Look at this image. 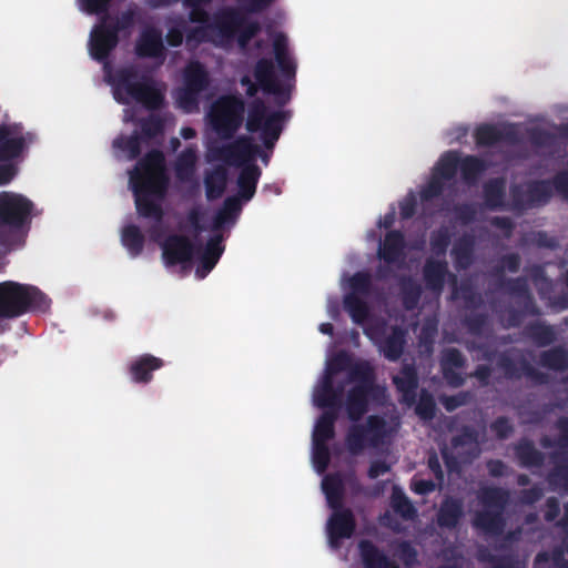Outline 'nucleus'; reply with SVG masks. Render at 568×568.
<instances>
[{"label": "nucleus", "instance_id": "13", "mask_svg": "<svg viewBox=\"0 0 568 568\" xmlns=\"http://www.w3.org/2000/svg\"><path fill=\"white\" fill-rule=\"evenodd\" d=\"M474 139L479 148H490L498 144L515 145L520 135L515 124H479L474 131Z\"/></svg>", "mask_w": 568, "mask_h": 568}, {"label": "nucleus", "instance_id": "59", "mask_svg": "<svg viewBox=\"0 0 568 568\" xmlns=\"http://www.w3.org/2000/svg\"><path fill=\"white\" fill-rule=\"evenodd\" d=\"M471 398L473 395L469 390H462L455 395H443L439 397V402L447 412L452 413L457 408L469 404Z\"/></svg>", "mask_w": 568, "mask_h": 568}, {"label": "nucleus", "instance_id": "64", "mask_svg": "<svg viewBox=\"0 0 568 568\" xmlns=\"http://www.w3.org/2000/svg\"><path fill=\"white\" fill-rule=\"evenodd\" d=\"M490 432L499 440H505L514 433V425L506 416H498L489 425Z\"/></svg>", "mask_w": 568, "mask_h": 568}, {"label": "nucleus", "instance_id": "18", "mask_svg": "<svg viewBox=\"0 0 568 568\" xmlns=\"http://www.w3.org/2000/svg\"><path fill=\"white\" fill-rule=\"evenodd\" d=\"M497 366L507 379H520L523 376L532 378V363L516 349H507L497 356Z\"/></svg>", "mask_w": 568, "mask_h": 568}, {"label": "nucleus", "instance_id": "53", "mask_svg": "<svg viewBox=\"0 0 568 568\" xmlns=\"http://www.w3.org/2000/svg\"><path fill=\"white\" fill-rule=\"evenodd\" d=\"M113 146L125 152L129 160H135L141 154V136L136 132L130 136H120L114 140Z\"/></svg>", "mask_w": 568, "mask_h": 568}, {"label": "nucleus", "instance_id": "7", "mask_svg": "<svg viewBox=\"0 0 568 568\" xmlns=\"http://www.w3.org/2000/svg\"><path fill=\"white\" fill-rule=\"evenodd\" d=\"M387 436V423L379 415H369L365 424L354 423L346 433L345 443L353 455H358L367 446L377 447Z\"/></svg>", "mask_w": 568, "mask_h": 568}, {"label": "nucleus", "instance_id": "46", "mask_svg": "<svg viewBox=\"0 0 568 568\" xmlns=\"http://www.w3.org/2000/svg\"><path fill=\"white\" fill-rule=\"evenodd\" d=\"M402 302L406 310H414L422 296V287L410 277H403L399 283Z\"/></svg>", "mask_w": 568, "mask_h": 568}, {"label": "nucleus", "instance_id": "62", "mask_svg": "<svg viewBox=\"0 0 568 568\" xmlns=\"http://www.w3.org/2000/svg\"><path fill=\"white\" fill-rule=\"evenodd\" d=\"M445 182L439 176L433 174L428 183L420 191L422 202H429L440 196L445 189Z\"/></svg>", "mask_w": 568, "mask_h": 568}, {"label": "nucleus", "instance_id": "45", "mask_svg": "<svg viewBox=\"0 0 568 568\" xmlns=\"http://www.w3.org/2000/svg\"><path fill=\"white\" fill-rule=\"evenodd\" d=\"M390 505L393 510L406 520L414 519L417 516L416 508L398 487L393 489Z\"/></svg>", "mask_w": 568, "mask_h": 568}, {"label": "nucleus", "instance_id": "33", "mask_svg": "<svg viewBox=\"0 0 568 568\" xmlns=\"http://www.w3.org/2000/svg\"><path fill=\"white\" fill-rule=\"evenodd\" d=\"M242 211V204L237 196H227L222 206L216 211L212 221V231H221L226 224H234Z\"/></svg>", "mask_w": 568, "mask_h": 568}, {"label": "nucleus", "instance_id": "5", "mask_svg": "<svg viewBox=\"0 0 568 568\" xmlns=\"http://www.w3.org/2000/svg\"><path fill=\"white\" fill-rule=\"evenodd\" d=\"M284 111H270L261 98H255L248 104L245 128L250 133L260 132L263 145L273 150L283 130Z\"/></svg>", "mask_w": 568, "mask_h": 568}, {"label": "nucleus", "instance_id": "60", "mask_svg": "<svg viewBox=\"0 0 568 568\" xmlns=\"http://www.w3.org/2000/svg\"><path fill=\"white\" fill-rule=\"evenodd\" d=\"M520 264L521 260L517 253L505 254L501 256L499 264L494 267V275L498 276L500 280L505 278L504 273L506 271L516 273L519 271Z\"/></svg>", "mask_w": 568, "mask_h": 568}, {"label": "nucleus", "instance_id": "16", "mask_svg": "<svg viewBox=\"0 0 568 568\" xmlns=\"http://www.w3.org/2000/svg\"><path fill=\"white\" fill-rule=\"evenodd\" d=\"M382 393L381 388H367L353 386L348 389L345 400V409L351 422L357 423L369 409L372 399H376Z\"/></svg>", "mask_w": 568, "mask_h": 568}, {"label": "nucleus", "instance_id": "3", "mask_svg": "<svg viewBox=\"0 0 568 568\" xmlns=\"http://www.w3.org/2000/svg\"><path fill=\"white\" fill-rule=\"evenodd\" d=\"M33 209V202L24 195L0 192V254H8L24 245Z\"/></svg>", "mask_w": 568, "mask_h": 568}, {"label": "nucleus", "instance_id": "20", "mask_svg": "<svg viewBox=\"0 0 568 568\" xmlns=\"http://www.w3.org/2000/svg\"><path fill=\"white\" fill-rule=\"evenodd\" d=\"M393 384L400 394V403L407 406L416 403L419 377L414 363H404L399 373L393 376Z\"/></svg>", "mask_w": 568, "mask_h": 568}, {"label": "nucleus", "instance_id": "42", "mask_svg": "<svg viewBox=\"0 0 568 568\" xmlns=\"http://www.w3.org/2000/svg\"><path fill=\"white\" fill-rule=\"evenodd\" d=\"M460 165V155L458 151H447L439 158L434 168L433 174L439 176L444 181L455 179Z\"/></svg>", "mask_w": 568, "mask_h": 568}, {"label": "nucleus", "instance_id": "2", "mask_svg": "<svg viewBox=\"0 0 568 568\" xmlns=\"http://www.w3.org/2000/svg\"><path fill=\"white\" fill-rule=\"evenodd\" d=\"M106 79L112 85L115 101L121 104L134 101L148 110H159L164 103V93L154 79L141 73L135 64L121 67L113 73L106 72Z\"/></svg>", "mask_w": 568, "mask_h": 568}, {"label": "nucleus", "instance_id": "21", "mask_svg": "<svg viewBox=\"0 0 568 568\" xmlns=\"http://www.w3.org/2000/svg\"><path fill=\"white\" fill-rule=\"evenodd\" d=\"M135 53L139 58L165 59L162 31L156 27H145L136 41Z\"/></svg>", "mask_w": 568, "mask_h": 568}, {"label": "nucleus", "instance_id": "43", "mask_svg": "<svg viewBox=\"0 0 568 568\" xmlns=\"http://www.w3.org/2000/svg\"><path fill=\"white\" fill-rule=\"evenodd\" d=\"M479 500L485 508L504 511L509 500V493L500 487H485L480 490Z\"/></svg>", "mask_w": 568, "mask_h": 568}, {"label": "nucleus", "instance_id": "58", "mask_svg": "<svg viewBox=\"0 0 568 568\" xmlns=\"http://www.w3.org/2000/svg\"><path fill=\"white\" fill-rule=\"evenodd\" d=\"M113 0H77L79 9L90 16H105Z\"/></svg>", "mask_w": 568, "mask_h": 568}, {"label": "nucleus", "instance_id": "6", "mask_svg": "<svg viewBox=\"0 0 568 568\" xmlns=\"http://www.w3.org/2000/svg\"><path fill=\"white\" fill-rule=\"evenodd\" d=\"M253 75L255 82L250 83L246 88L247 97L254 98L261 89L264 93L274 95L276 104L280 106L285 105L291 100L293 84L278 80L272 59H258L254 65Z\"/></svg>", "mask_w": 568, "mask_h": 568}, {"label": "nucleus", "instance_id": "31", "mask_svg": "<svg viewBox=\"0 0 568 568\" xmlns=\"http://www.w3.org/2000/svg\"><path fill=\"white\" fill-rule=\"evenodd\" d=\"M483 199L485 206L490 211L506 209V182L501 178L488 180L483 185Z\"/></svg>", "mask_w": 568, "mask_h": 568}, {"label": "nucleus", "instance_id": "36", "mask_svg": "<svg viewBox=\"0 0 568 568\" xmlns=\"http://www.w3.org/2000/svg\"><path fill=\"white\" fill-rule=\"evenodd\" d=\"M227 185V172L224 168L217 166L207 171L204 176L205 195L209 201H214L224 194Z\"/></svg>", "mask_w": 568, "mask_h": 568}, {"label": "nucleus", "instance_id": "52", "mask_svg": "<svg viewBox=\"0 0 568 568\" xmlns=\"http://www.w3.org/2000/svg\"><path fill=\"white\" fill-rule=\"evenodd\" d=\"M556 139L568 141V122L556 125L554 132H544L535 128V148L551 145Z\"/></svg>", "mask_w": 568, "mask_h": 568}, {"label": "nucleus", "instance_id": "24", "mask_svg": "<svg viewBox=\"0 0 568 568\" xmlns=\"http://www.w3.org/2000/svg\"><path fill=\"white\" fill-rule=\"evenodd\" d=\"M405 236L399 230L388 231L379 242L377 255L387 264H395L405 257Z\"/></svg>", "mask_w": 568, "mask_h": 568}, {"label": "nucleus", "instance_id": "35", "mask_svg": "<svg viewBox=\"0 0 568 568\" xmlns=\"http://www.w3.org/2000/svg\"><path fill=\"white\" fill-rule=\"evenodd\" d=\"M338 418L336 409H326L317 418L312 439L318 443H328L335 437V423Z\"/></svg>", "mask_w": 568, "mask_h": 568}, {"label": "nucleus", "instance_id": "32", "mask_svg": "<svg viewBox=\"0 0 568 568\" xmlns=\"http://www.w3.org/2000/svg\"><path fill=\"white\" fill-rule=\"evenodd\" d=\"M261 169L255 163H245L237 178L240 201H250L255 192L261 178Z\"/></svg>", "mask_w": 568, "mask_h": 568}, {"label": "nucleus", "instance_id": "10", "mask_svg": "<svg viewBox=\"0 0 568 568\" xmlns=\"http://www.w3.org/2000/svg\"><path fill=\"white\" fill-rule=\"evenodd\" d=\"M119 41V36L109 26L108 19L101 17L90 32L88 47L91 58L97 62L103 63L105 70L109 69L110 55L118 47Z\"/></svg>", "mask_w": 568, "mask_h": 568}, {"label": "nucleus", "instance_id": "39", "mask_svg": "<svg viewBox=\"0 0 568 568\" xmlns=\"http://www.w3.org/2000/svg\"><path fill=\"white\" fill-rule=\"evenodd\" d=\"M475 241L470 235L459 237L452 248V256L458 270L468 268L474 261Z\"/></svg>", "mask_w": 568, "mask_h": 568}, {"label": "nucleus", "instance_id": "25", "mask_svg": "<svg viewBox=\"0 0 568 568\" xmlns=\"http://www.w3.org/2000/svg\"><path fill=\"white\" fill-rule=\"evenodd\" d=\"M163 366L164 361L162 358L152 354H143L131 361L128 371L132 382L145 385L153 379V372Z\"/></svg>", "mask_w": 568, "mask_h": 568}, {"label": "nucleus", "instance_id": "55", "mask_svg": "<svg viewBox=\"0 0 568 568\" xmlns=\"http://www.w3.org/2000/svg\"><path fill=\"white\" fill-rule=\"evenodd\" d=\"M500 287L511 295L527 296L528 302L526 303V310L529 308L530 296H529L528 283H527L526 278H524V277L501 278Z\"/></svg>", "mask_w": 568, "mask_h": 568}, {"label": "nucleus", "instance_id": "17", "mask_svg": "<svg viewBox=\"0 0 568 568\" xmlns=\"http://www.w3.org/2000/svg\"><path fill=\"white\" fill-rule=\"evenodd\" d=\"M356 529V519L349 508L333 509L327 521V536L332 546H337L339 540L351 538Z\"/></svg>", "mask_w": 568, "mask_h": 568}, {"label": "nucleus", "instance_id": "26", "mask_svg": "<svg viewBox=\"0 0 568 568\" xmlns=\"http://www.w3.org/2000/svg\"><path fill=\"white\" fill-rule=\"evenodd\" d=\"M448 275L452 277L454 283H456V275L449 273L446 261L434 258L426 260L423 267V278L429 291L440 294L444 290L446 277Z\"/></svg>", "mask_w": 568, "mask_h": 568}, {"label": "nucleus", "instance_id": "23", "mask_svg": "<svg viewBox=\"0 0 568 568\" xmlns=\"http://www.w3.org/2000/svg\"><path fill=\"white\" fill-rule=\"evenodd\" d=\"M222 234H214L207 240L202 253L199 256V264L195 270V275L197 278H205L217 264L224 252V245L222 244Z\"/></svg>", "mask_w": 568, "mask_h": 568}, {"label": "nucleus", "instance_id": "51", "mask_svg": "<svg viewBox=\"0 0 568 568\" xmlns=\"http://www.w3.org/2000/svg\"><path fill=\"white\" fill-rule=\"evenodd\" d=\"M479 559L490 565V568H526L525 565L515 555H494L486 552L480 555Z\"/></svg>", "mask_w": 568, "mask_h": 568}, {"label": "nucleus", "instance_id": "37", "mask_svg": "<svg viewBox=\"0 0 568 568\" xmlns=\"http://www.w3.org/2000/svg\"><path fill=\"white\" fill-rule=\"evenodd\" d=\"M488 169L485 160L477 155L460 156V176L467 185H475L483 173Z\"/></svg>", "mask_w": 568, "mask_h": 568}, {"label": "nucleus", "instance_id": "14", "mask_svg": "<svg viewBox=\"0 0 568 568\" xmlns=\"http://www.w3.org/2000/svg\"><path fill=\"white\" fill-rule=\"evenodd\" d=\"M245 14L235 8H225L215 13L207 28L220 39L221 43H231L235 40L239 28L245 22Z\"/></svg>", "mask_w": 568, "mask_h": 568}, {"label": "nucleus", "instance_id": "38", "mask_svg": "<svg viewBox=\"0 0 568 568\" xmlns=\"http://www.w3.org/2000/svg\"><path fill=\"white\" fill-rule=\"evenodd\" d=\"M348 381L355 383L354 386L367 388H381L376 384V374L374 367L367 361H361L353 364L348 369Z\"/></svg>", "mask_w": 568, "mask_h": 568}, {"label": "nucleus", "instance_id": "19", "mask_svg": "<svg viewBox=\"0 0 568 568\" xmlns=\"http://www.w3.org/2000/svg\"><path fill=\"white\" fill-rule=\"evenodd\" d=\"M439 365L442 375L448 386L457 388L464 385L465 377L458 371L466 366V357L458 348H445L442 352Z\"/></svg>", "mask_w": 568, "mask_h": 568}, {"label": "nucleus", "instance_id": "50", "mask_svg": "<svg viewBox=\"0 0 568 568\" xmlns=\"http://www.w3.org/2000/svg\"><path fill=\"white\" fill-rule=\"evenodd\" d=\"M539 363L550 369L565 371L568 368V354L564 348H552L541 354Z\"/></svg>", "mask_w": 568, "mask_h": 568}, {"label": "nucleus", "instance_id": "61", "mask_svg": "<svg viewBox=\"0 0 568 568\" xmlns=\"http://www.w3.org/2000/svg\"><path fill=\"white\" fill-rule=\"evenodd\" d=\"M313 462L320 473L327 469L331 463V453L327 443L313 442Z\"/></svg>", "mask_w": 568, "mask_h": 568}, {"label": "nucleus", "instance_id": "49", "mask_svg": "<svg viewBox=\"0 0 568 568\" xmlns=\"http://www.w3.org/2000/svg\"><path fill=\"white\" fill-rule=\"evenodd\" d=\"M414 405L415 413L422 420L429 422L435 418L437 410L436 402L428 390L423 389Z\"/></svg>", "mask_w": 568, "mask_h": 568}, {"label": "nucleus", "instance_id": "27", "mask_svg": "<svg viewBox=\"0 0 568 568\" xmlns=\"http://www.w3.org/2000/svg\"><path fill=\"white\" fill-rule=\"evenodd\" d=\"M358 551L364 568H400L383 549L369 539L358 542Z\"/></svg>", "mask_w": 568, "mask_h": 568}, {"label": "nucleus", "instance_id": "11", "mask_svg": "<svg viewBox=\"0 0 568 568\" xmlns=\"http://www.w3.org/2000/svg\"><path fill=\"white\" fill-rule=\"evenodd\" d=\"M217 160L229 165H242L253 163L256 155L261 158L264 164L268 163L270 155L262 151L257 144L251 142L250 138H240L234 142L222 145L214 151Z\"/></svg>", "mask_w": 568, "mask_h": 568}, {"label": "nucleus", "instance_id": "54", "mask_svg": "<svg viewBox=\"0 0 568 568\" xmlns=\"http://www.w3.org/2000/svg\"><path fill=\"white\" fill-rule=\"evenodd\" d=\"M478 444V433L471 426H463L460 433L450 439L452 448L459 450Z\"/></svg>", "mask_w": 568, "mask_h": 568}, {"label": "nucleus", "instance_id": "47", "mask_svg": "<svg viewBox=\"0 0 568 568\" xmlns=\"http://www.w3.org/2000/svg\"><path fill=\"white\" fill-rule=\"evenodd\" d=\"M334 381L331 374H325L321 385L314 392V403L317 407L334 409Z\"/></svg>", "mask_w": 568, "mask_h": 568}, {"label": "nucleus", "instance_id": "1", "mask_svg": "<svg viewBox=\"0 0 568 568\" xmlns=\"http://www.w3.org/2000/svg\"><path fill=\"white\" fill-rule=\"evenodd\" d=\"M168 184L164 154L162 151L153 149L140 159L130 172V185L139 215L153 219L156 222L162 221L164 212L154 197L162 199Z\"/></svg>", "mask_w": 568, "mask_h": 568}, {"label": "nucleus", "instance_id": "56", "mask_svg": "<svg viewBox=\"0 0 568 568\" xmlns=\"http://www.w3.org/2000/svg\"><path fill=\"white\" fill-rule=\"evenodd\" d=\"M261 31V24L257 21H251L245 17V22L239 28L235 40L241 49H245L251 40Z\"/></svg>", "mask_w": 568, "mask_h": 568}, {"label": "nucleus", "instance_id": "63", "mask_svg": "<svg viewBox=\"0 0 568 568\" xmlns=\"http://www.w3.org/2000/svg\"><path fill=\"white\" fill-rule=\"evenodd\" d=\"M488 316L485 313H470L465 316L464 325L473 335H481L487 327Z\"/></svg>", "mask_w": 568, "mask_h": 568}, {"label": "nucleus", "instance_id": "40", "mask_svg": "<svg viewBox=\"0 0 568 568\" xmlns=\"http://www.w3.org/2000/svg\"><path fill=\"white\" fill-rule=\"evenodd\" d=\"M210 84L209 73L201 62H191L184 71V85L190 91L203 92Z\"/></svg>", "mask_w": 568, "mask_h": 568}, {"label": "nucleus", "instance_id": "9", "mask_svg": "<svg viewBox=\"0 0 568 568\" xmlns=\"http://www.w3.org/2000/svg\"><path fill=\"white\" fill-rule=\"evenodd\" d=\"M372 286V277L367 272H356L349 278L351 292L344 297V308L355 324H363L369 316V306L362 296H368Z\"/></svg>", "mask_w": 568, "mask_h": 568}, {"label": "nucleus", "instance_id": "48", "mask_svg": "<svg viewBox=\"0 0 568 568\" xmlns=\"http://www.w3.org/2000/svg\"><path fill=\"white\" fill-rule=\"evenodd\" d=\"M547 481L552 490L568 494V460L556 463L549 470Z\"/></svg>", "mask_w": 568, "mask_h": 568}, {"label": "nucleus", "instance_id": "44", "mask_svg": "<svg viewBox=\"0 0 568 568\" xmlns=\"http://www.w3.org/2000/svg\"><path fill=\"white\" fill-rule=\"evenodd\" d=\"M144 241V235L139 226L130 224L123 227L121 242L132 257H136L142 253Z\"/></svg>", "mask_w": 568, "mask_h": 568}, {"label": "nucleus", "instance_id": "8", "mask_svg": "<svg viewBox=\"0 0 568 568\" xmlns=\"http://www.w3.org/2000/svg\"><path fill=\"white\" fill-rule=\"evenodd\" d=\"M245 104L236 97H223L210 113L211 125L222 139H231L243 122Z\"/></svg>", "mask_w": 568, "mask_h": 568}, {"label": "nucleus", "instance_id": "15", "mask_svg": "<svg viewBox=\"0 0 568 568\" xmlns=\"http://www.w3.org/2000/svg\"><path fill=\"white\" fill-rule=\"evenodd\" d=\"M195 254V245L185 235L171 234L162 243V256L168 266L189 264Z\"/></svg>", "mask_w": 568, "mask_h": 568}, {"label": "nucleus", "instance_id": "57", "mask_svg": "<svg viewBox=\"0 0 568 568\" xmlns=\"http://www.w3.org/2000/svg\"><path fill=\"white\" fill-rule=\"evenodd\" d=\"M511 199L514 206L517 209H527L532 206V181H526L525 191L521 186L511 187Z\"/></svg>", "mask_w": 568, "mask_h": 568}, {"label": "nucleus", "instance_id": "34", "mask_svg": "<svg viewBox=\"0 0 568 568\" xmlns=\"http://www.w3.org/2000/svg\"><path fill=\"white\" fill-rule=\"evenodd\" d=\"M196 149L194 146L185 148L176 158L174 163L175 176L180 182L190 183L194 181L196 169Z\"/></svg>", "mask_w": 568, "mask_h": 568}, {"label": "nucleus", "instance_id": "28", "mask_svg": "<svg viewBox=\"0 0 568 568\" xmlns=\"http://www.w3.org/2000/svg\"><path fill=\"white\" fill-rule=\"evenodd\" d=\"M375 344L386 359L396 362L402 357L406 346V331L398 325H394L390 333L383 339L376 341Z\"/></svg>", "mask_w": 568, "mask_h": 568}, {"label": "nucleus", "instance_id": "4", "mask_svg": "<svg viewBox=\"0 0 568 568\" xmlns=\"http://www.w3.org/2000/svg\"><path fill=\"white\" fill-rule=\"evenodd\" d=\"M50 300L37 286L13 281L0 283V317L16 318L28 312H45Z\"/></svg>", "mask_w": 568, "mask_h": 568}, {"label": "nucleus", "instance_id": "30", "mask_svg": "<svg viewBox=\"0 0 568 568\" xmlns=\"http://www.w3.org/2000/svg\"><path fill=\"white\" fill-rule=\"evenodd\" d=\"M273 50L275 61L281 71L285 82L292 83L295 81L296 64L288 54L287 39L283 33L275 36L273 40Z\"/></svg>", "mask_w": 568, "mask_h": 568}, {"label": "nucleus", "instance_id": "12", "mask_svg": "<svg viewBox=\"0 0 568 568\" xmlns=\"http://www.w3.org/2000/svg\"><path fill=\"white\" fill-rule=\"evenodd\" d=\"M34 135L24 132L21 123L0 124V162L19 158Z\"/></svg>", "mask_w": 568, "mask_h": 568}, {"label": "nucleus", "instance_id": "41", "mask_svg": "<svg viewBox=\"0 0 568 568\" xmlns=\"http://www.w3.org/2000/svg\"><path fill=\"white\" fill-rule=\"evenodd\" d=\"M322 489L332 509L341 508L344 497V484L339 474L326 475L322 481Z\"/></svg>", "mask_w": 568, "mask_h": 568}, {"label": "nucleus", "instance_id": "22", "mask_svg": "<svg viewBox=\"0 0 568 568\" xmlns=\"http://www.w3.org/2000/svg\"><path fill=\"white\" fill-rule=\"evenodd\" d=\"M464 503L460 498L446 496L436 513V524L442 529H456L464 518Z\"/></svg>", "mask_w": 568, "mask_h": 568}, {"label": "nucleus", "instance_id": "29", "mask_svg": "<svg viewBox=\"0 0 568 568\" xmlns=\"http://www.w3.org/2000/svg\"><path fill=\"white\" fill-rule=\"evenodd\" d=\"M504 511L485 508L475 514L473 526L489 536H499L505 528Z\"/></svg>", "mask_w": 568, "mask_h": 568}]
</instances>
